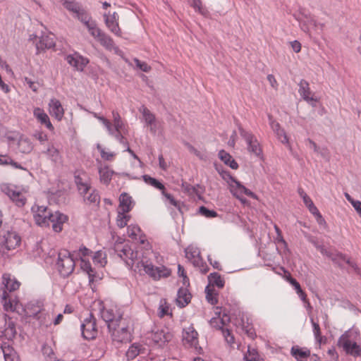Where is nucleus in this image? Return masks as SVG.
Listing matches in <instances>:
<instances>
[{"mask_svg":"<svg viewBox=\"0 0 361 361\" xmlns=\"http://www.w3.org/2000/svg\"><path fill=\"white\" fill-rule=\"evenodd\" d=\"M114 250L128 266L133 267L135 265V270L137 269L140 271L142 269L155 280L162 277L166 278L171 274L170 270L164 266L154 267L151 263L148 264L147 261H138L137 252H134L128 244L116 242L114 244Z\"/></svg>","mask_w":361,"mask_h":361,"instance_id":"nucleus-1","label":"nucleus"},{"mask_svg":"<svg viewBox=\"0 0 361 361\" xmlns=\"http://www.w3.org/2000/svg\"><path fill=\"white\" fill-rule=\"evenodd\" d=\"M36 224L41 226L52 225L56 232L62 231V225L68 220V216L59 212H52L47 207L34 205L32 207Z\"/></svg>","mask_w":361,"mask_h":361,"instance_id":"nucleus-2","label":"nucleus"},{"mask_svg":"<svg viewBox=\"0 0 361 361\" xmlns=\"http://www.w3.org/2000/svg\"><path fill=\"white\" fill-rule=\"evenodd\" d=\"M111 334L112 339L118 343H126L131 341L130 322L128 318H124L121 314L118 315V322L115 328L109 330Z\"/></svg>","mask_w":361,"mask_h":361,"instance_id":"nucleus-3","label":"nucleus"},{"mask_svg":"<svg viewBox=\"0 0 361 361\" xmlns=\"http://www.w3.org/2000/svg\"><path fill=\"white\" fill-rule=\"evenodd\" d=\"M75 258L73 254L67 250L61 251L58 255L56 262L57 269L63 278L69 276L74 271Z\"/></svg>","mask_w":361,"mask_h":361,"instance_id":"nucleus-4","label":"nucleus"},{"mask_svg":"<svg viewBox=\"0 0 361 361\" xmlns=\"http://www.w3.org/2000/svg\"><path fill=\"white\" fill-rule=\"evenodd\" d=\"M21 243V237L15 231L2 230L0 233V245L8 250L16 249Z\"/></svg>","mask_w":361,"mask_h":361,"instance_id":"nucleus-5","label":"nucleus"},{"mask_svg":"<svg viewBox=\"0 0 361 361\" xmlns=\"http://www.w3.org/2000/svg\"><path fill=\"white\" fill-rule=\"evenodd\" d=\"M237 126L240 136L247 143V150L257 157L261 156L262 150L255 136L250 131L245 130L240 124L237 123Z\"/></svg>","mask_w":361,"mask_h":361,"instance_id":"nucleus-6","label":"nucleus"},{"mask_svg":"<svg viewBox=\"0 0 361 361\" xmlns=\"http://www.w3.org/2000/svg\"><path fill=\"white\" fill-rule=\"evenodd\" d=\"M314 245L322 255L329 258L336 266L341 269H344V264H347V261L349 259L346 255L338 250H329L324 245H317L316 243H314Z\"/></svg>","mask_w":361,"mask_h":361,"instance_id":"nucleus-7","label":"nucleus"},{"mask_svg":"<svg viewBox=\"0 0 361 361\" xmlns=\"http://www.w3.org/2000/svg\"><path fill=\"white\" fill-rule=\"evenodd\" d=\"M82 337L86 340L94 339L98 334L97 327V319L93 314L90 312L87 317L82 322L81 326Z\"/></svg>","mask_w":361,"mask_h":361,"instance_id":"nucleus-8","label":"nucleus"},{"mask_svg":"<svg viewBox=\"0 0 361 361\" xmlns=\"http://www.w3.org/2000/svg\"><path fill=\"white\" fill-rule=\"evenodd\" d=\"M233 183L235 185H231V192L238 200H240L241 202H243V199L242 198V196L243 195H245L255 199L257 197V195L252 192L250 190L245 188L243 185L241 184L240 181H238L237 179H233Z\"/></svg>","mask_w":361,"mask_h":361,"instance_id":"nucleus-9","label":"nucleus"},{"mask_svg":"<svg viewBox=\"0 0 361 361\" xmlns=\"http://www.w3.org/2000/svg\"><path fill=\"white\" fill-rule=\"evenodd\" d=\"M90 28L92 30L90 35L97 39L102 46L108 50H111L114 47V40L109 35L97 27L95 29Z\"/></svg>","mask_w":361,"mask_h":361,"instance_id":"nucleus-10","label":"nucleus"},{"mask_svg":"<svg viewBox=\"0 0 361 361\" xmlns=\"http://www.w3.org/2000/svg\"><path fill=\"white\" fill-rule=\"evenodd\" d=\"M294 17L298 21L301 30L306 33L310 32V25L314 28L317 25V20L310 13L300 12L298 16L294 15Z\"/></svg>","mask_w":361,"mask_h":361,"instance_id":"nucleus-11","label":"nucleus"},{"mask_svg":"<svg viewBox=\"0 0 361 361\" xmlns=\"http://www.w3.org/2000/svg\"><path fill=\"white\" fill-rule=\"evenodd\" d=\"M67 63L74 67L78 71H83L85 66L89 63V59L79 54L74 53L66 56Z\"/></svg>","mask_w":361,"mask_h":361,"instance_id":"nucleus-12","label":"nucleus"},{"mask_svg":"<svg viewBox=\"0 0 361 361\" xmlns=\"http://www.w3.org/2000/svg\"><path fill=\"white\" fill-rule=\"evenodd\" d=\"M104 22L108 29L116 36H121V30L118 25V14L114 12L111 15L104 14Z\"/></svg>","mask_w":361,"mask_h":361,"instance_id":"nucleus-13","label":"nucleus"},{"mask_svg":"<svg viewBox=\"0 0 361 361\" xmlns=\"http://www.w3.org/2000/svg\"><path fill=\"white\" fill-rule=\"evenodd\" d=\"M298 85V92L302 98L308 103H311L312 106H315L317 99L311 96L312 92L310 89L309 82L305 80H301Z\"/></svg>","mask_w":361,"mask_h":361,"instance_id":"nucleus-14","label":"nucleus"},{"mask_svg":"<svg viewBox=\"0 0 361 361\" xmlns=\"http://www.w3.org/2000/svg\"><path fill=\"white\" fill-rule=\"evenodd\" d=\"M49 113L56 120L61 121L64 115L63 108L59 100L51 99L49 103Z\"/></svg>","mask_w":361,"mask_h":361,"instance_id":"nucleus-15","label":"nucleus"},{"mask_svg":"<svg viewBox=\"0 0 361 361\" xmlns=\"http://www.w3.org/2000/svg\"><path fill=\"white\" fill-rule=\"evenodd\" d=\"M172 337L173 336L171 333L165 332L164 330H158L152 334V340L160 347L170 341Z\"/></svg>","mask_w":361,"mask_h":361,"instance_id":"nucleus-16","label":"nucleus"},{"mask_svg":"<svg viewBox=\"0 0 361 361\" xmlns=\"http://www.w3.org/2000/svg\"><path fill=\"white\" fill-rule=\"evenodd\" d=\"M134 202L131 196L126 192H123L119 197L118 212L128 213L133 209Z\"/></svg>","mask_w":361,"mask_h":361,"instance_id":"nucleus-17","label":"nucleus"},{"mask_svg":"<svg viewBox=\"0 0 361 361\" xmlns=\"http://www.w3.org/2000/svg\"><path fill=\"white\" fill-rule=\"evenodd\" d=\"M116 315L113 310L104 309L101 312V317L102 319L106 323L107 327L109 329L115 328V324L118 322V315Z\"/></svg>","mask_w":361,"mask_h":361,"instance_id":"nucleus-18","label":"nucleus"},{"mask_svg":"<svg viewBox=\"0 0 361 361\" xmlns=\"http://www.w3.org/2000/svg\"><path fill=\"white\" fill-rule=\"evenodd\" d=\"M338 345L342 347L348 355L354 357H359L361 355V347L357 342H348L345 341L343 343H338Z\"/></svg>","mask_w":361,"mask_h":361,"instance_id":"nucleus-19","label":"nucleus"},{"mask_svg":"<svg viewBox=\"0 0 361 361\" xmlns=\"http://www.w3.org/2000/svg\"><path fill=\"white\" fill-rule=\"evenodd\" d=\"M17 151L22 154H29L33 149V144L30 139L23 135H20L17 142Z\"/></svg>","mask_w":361,"mask_h":361,"instance_id":"nucleus-20","label":"nucleus"},{"mask_svg":"<svg viewBox=\"0 0 361 361\" xmlns=\"http://www.w3.org/2000/svg\"><path fill=\"white\" fill-rule=\"evenodd\" d=\"M37 305L36 309L33 310L32 314L30 316L37 319L41 325L43 324L48 326L49 324L47 323L48 321L47 318L48 317V319H49V314L43 311L42 304L41 302H37ZM48 320L49 321V319Z\"/></svg>","mask_w":361,"mask_h":361,"instance_id":"nucleus-21","label":"nucleus"},{"mask_svg":"<svg viewBox=\"0 0 361 361\" xmlns=\"http://www.w3.org/2000/svg\"><path fill=\"white\" fill-rule=\"evenodd\" d=\"M360 338V332L358 329L351 328L345 331L338 340V343H343L345 341L348 342H357Z\"/></svg>","mask_w":361,"mask_h":361,"instance_id":"nucleus-22","label":"nucleus"},{"mask_svg":"<svg viewBox=\"0 0 361 361\" xmlns=\"http://www.w3.org/2000/svg\"><path fill=\"white\" fill-rule=\"evenodd\" d=\"M83 197V200L86 204H94L98 205L100 202V196L99 192L94 188L86 190L84 193H80Z\"/></svg>","mask_w":361,"mask_h":361,"instance_id":"nucleus-23","label":"nucleus"},{"mask_svg":"<svg viewBox=\"0 0 361 361\" xmlns=\"http://www.w3.org/2000/svg\"><path fill=\"white\" fill-rule=\"evenodd\" d=\"M4 318L6 328L2 331V336L8 340H11L16 335V324L7 314L4 315Z\"/></svg>","mask_w":361,"mask_h":361,"instance_id":"nucleus-24","label":"nucleus"},{"mask_svg":"<svg viewBox=\"0 0 361 361\" xmlns=\"http://www.w3.org/2000/svg\"><path fill=\"white\" fill-rule=\"evenodd\" d=\"M33 114L41 124L44 125L50 130H54V126H52L48 115L42 109L39 107L35 108L34 109Z\"/></svg>","mask_w":361,"mask_h":361,"instance_id":"nucleus-25","label":"nucleus"},{"mask_svg":"<svg viewBox=\"0 0 361 361\" xmlns=\"http://www.w3.org/2000/svg\"><path fill=\"white\" fill-rule=\"evenodd\" d=\"M290 353L297 361H307V358L310 356V350L300 348L298 345H293L291 348Z\"/></svg>","mask_w":361,"mask_h":361,"instance_id":"nucleus-26","label":"nucleus"},{"mask_svg":"<svg viewBox=\"0 0 361 361\" xmlns=\"http://www.w3.org/2000/svg\"><path fill=\"white\" fill-rule=\"evenodd\" d=\"M55 47L54 38L52 35H42L36 44L37 52L46 49H51Z\"/></svg>","mask_w":361,"mask_h":361,"instance_id":"nucleus-27","label":"nucleus"},{"mask_svg":"<svg viewBox=\"0 0 361 361\" xmlns=\"http://www.w3.org/2000/svg\"><path fill=\"white\" fill-rule=\"evenodd\" d=\"M76 16L82 23L85 25L87 28L89 30L90 34L92 32V30H91L90 27H92V29H95L97 27V25L95 22L90 21L91 17L87 13V12L84 10L83 8H81L77 13Z\"/></svg>","mask_w":361,"mask_h":361,"instance_id":"nucleus-28","label":"nucleus"},{"mask_svg":"<svg viewBox=\"0 0 361 361\" xmlns=\"http://www.w3.org/2000/svg\"><path fill=\"white\" fill-rule=\"evenodd\" d=\"M191 300V294L185 288H180L178 290L176 302L180 307H185Z\"/></svg>","mask_w":361,"mask_h":361,"instance_id":"nucleus-29","label":"nucleus"},{"mask_svg":"<svg viewBox=\"0 0 361 361\" xmlns=\"http://www.w3.org/2000/svg\"><path fill=\"white\" fill-rule=\"evenodd\" d=\"M186 257L190 260L195 267H199L203 264L200 256V252L197 249L188 247L185 249Z\"/></svg>","mask_w":361,"mask_h":361,"instance_id":"nucleus-30","label":"nucleus"},{"mask_svg":"<svg viewBox=\"0 0 361 361\" xmlns=\"http://www.w3.org/2000/svg\"><path fill=\"white\" fill-rule=\"evenodd\" d=\"M74 179L79 193H84L90 189V184L85 175H75Z\"/></svg>","mask_w":361,"mask_h":361,"instance_id":"nucleus-31","label":"nucleus"},{"mask_svg":"<svg viewBox=\"0 0 361 361\" xmlns=\"http://www.w3.org/2000/svg\"><path fill=\"white\" fill-rule=\"evenodd\" d=\"M1 350L5 361H19L18 355L11 345L4 343L1 345Z\"/></svg>","mask_w":361,"mask_h":361,"instance_id":"nucleus-32","label":"nucleus"},{"mask_svg":"<svg viewBox=\"0 0 361 361\" xmlns=\"http://www.w3.org/2000/svg\"><path fill=\"white\" fill-rule=\"evenodd\" d=\"M219 158L226 165L229 166L232 169H237L238 164L232 156L226 152L225 150L221 149L219 152Z\"/></svg>","mask_w":361,"mask_h":361,"instance_id":"nucleus-33","label":"nucleus"},{"mask_svg":"<svg viewBox=\"0 0 361 361\" xmlns=\"http://www.w3.org/2000/svg\"><path fill=\"white\" fill-rule=\"evenodd\" d=\"M198 334L192 326H189L188 329H184L183 338L187 343L195 344L197 340Z\"/></svg>","mask_w":361,"mask_h":361,"instance_id":"nucleus-34","label":"nucleus"},{"mask_svg":"<svg viewBox=\"0 0 361 361\" xmlns=\"http://www.w3.org/2000/svg\"><path fill=\"white\" fill-rule=\"evenodd\" d=\"M209 285L216 286L219 288H222L224 286L225 281L221 278V275L217 272L211 273L208 276Z\"/></svg>","mask_w":361,"mask_h":361,"instance_id":"nucleus-35","label":"nucleus"},{"mask_svg":"<svg viewBox=\"0 0 361 361\" xmlns=\"http://www.w3.org/2000/svg\"><path fill=\"white\" fill-rule=\"evenodd\" d=\"M80 267L81 269L88 274L90 282H93L95 277V271L92 269L90 261L85 259H80Z\"/></svg>","mask_w":361,"mask_h":361,"instance_id":"nucleus-36","label":"nucleus"},{"mask_svg":"<svg viewBox=\"0 0 361 361\" xmlns=\"http://www.w3.org/2000/svg\"><path fill=\"white\" fill-rule=\"evenodd\" d=\"M142 350L143 348H142V345L138 343H133L131 345L126 353L128 360H134L141 353Z\"/></svg>","mask_w":361,"mask_h":361,"instance_id":"nucleus-37","label":"nucleus"},{"mask_svg":"<svg viewBox=\"0 0 361 361\" xmlns=\"http://www.w3.org/2000/svg\"><path fill=\"white\" fill-rule=\"evenodd\" d=\"M142 115H143V117L145 118V121L147 125H149L151 126V128H150L151 132L153 133H156L155 126H153V125H154L155 120H156L154 114H153L148 109L144 108V109L142 111Z\"/></svg>","mask_w":361,"mask_h":361,"instance_id":"nucleus-38","label":"nucleus"},{"mask_svg":"<svg viewBox=\"0 0 361 361\" xmlns=\"http://www.w3.org/2000/svg\"><path fill=\"white\" fill-rule=\"evenodd\" d=\"M247 321L245 322L244 318L241 319L240 325L242 326L243 330L247 334V336L251 339H255L256 337L255 330L253 328L252 325L249 323L248 318H246Z\"/></svg>","mask_w":361,"mask_h":361,"instance_id":"nucleus-39","label":"nucleus"},{"mask_svg":"<svg viewBox=\"0 0 361 361\" xmlns=\"http://www.w3.org/2000/svg\"><path fill=\"white\" fill-rule=\"evenodd\" d=\"M113 173L107 166L99 169V173L101 182L108 185L111 180Z\"/></svg>","mask_w":361,"mask_h":361,"instance_id":"nucleus-40","label":"nucleus"},{"mask_svg":"<svg viewBox=\"0 0 361 361\" xmlns=\"http://www.w3.org/2000/svg\"><path fill=\"white\" fill-rule=\"evenodd\" d=\"M142 178L147 184H148L157 189L160 190L161 192L165 189V187L162 183H161L157 179L151 177L149 175H144L142 176Z\"/></svg>","mask_w":361,"mask_h":361,"instance_id":"nucleus-41","label":"nucleus"},{"mask_svg":"<svg viewBox=\"0 0 361 361\" xmlns=\"http://www.w3.org/2000/svg\"><path fill=\"white\" fill-rule=\"evenodd\" d=\"M206 299L211 305H216L218 302L217 295L218 293L215 292L213 288H211L209 285L205 288Z\"/></svg>","mask_w":361,"mask_h":361,"instance_id":"nucleus-42","label":"nucleus"},{"mask_svg":"<svg viewBox=\"0 0 361 361\" xmlns=\"http://www.w3.org/2000/svg\"><path fill=\"white\" fill-rule=\"evenodd\" d=\"M76 260L85 259L86 257L89 256L92 251L87 248L85 246L82 245L78 250H74L71 252Z\"/></svg>","mask_w":361,"mask_h":361,"instance_id":"nucleus-43","label":"nucleus"},{"mask_svg":"<svg viewBox=\"0 0 361 361\" xmlns=\"http://www.w3.org/2000/svg\"><path fill=\"white\" fill-rule=\"evenodd\" d=\"M113 118H114V131L124 130H125V124L121 120V118L119 114L117 111H112Z\"/></svg>","mask_w":361,"mask_h":361,"instance_id":"nucleus-44","label":"nucleus"},{"mask_svg":"<svg viewBox=\"0 0 361 361\" xmlns=\"http://www.w3.org/2000/svg\"><path fill=\"white\" fill-rule=\"evenodd\" d=\"M126 213L125 212H118L116 224L121 228L127 226L128 222L130 220V216L129 215H126Z\"/></svg>","mask_w":361,"mask_h":361,"instance_id":"nucleus-45","label":"nucleus"},{"mask_svg":"<svg viewBox=\"0 0 361 361\" xmlns=\"http://www.w3.org/2000/svg\"><path fill=\"white\" fill-rule=\"evenodd\" d=\"M245 361H259V355L256 349L248 348L247 352L244 355Z\"/></svg>","mask_w":361,"mask_h":361,"instance_id":"nucleus-46","label":"nucleus"},{"mask_svg":"<svg viewBox=\"0 0 361 361\" xmlns=\"http://www.w3.org/2000/svg\"><path fill=\"white\" fill-rule=\"evenodd\" d=\"M63 6L67 10L75 14L82 8L77 2L70 0H66L63 2Z\"/></svg>","mask_w":361,"mask_h":361,"instance_id":"nucleus-47","label":"nucleus"},{"mask_svg":"<svg viewBox=\"0 0 361 361\" xmlns=\"http://www.w3.org/2000/svg\"><path fill=\"white\" fill-rule=\"evenodd\" d=\"M46 153L54 162H57L60 159L59 152L56 148L54 147V145L49 146Z\"/></svg>","mask_w":361,"mask_h":361,"instance_id":"nucleus-48","label":"nucleus"},{"mask_svg":"<svg viewBox=\"0 0 361 361\" xmlns=\"http://www.w3.org/2000/svg\"><path fill=\"white\" fill-rule=\"evenodd\" d=\"M93 261L94 263H97L101 265L105 264L106 263L105 253L102 250L95 252L93 256Z\"/></svg>","mask_w":361,"mask_h":361,"instance_id":"nucleus-49","label":"nucleus"},{"mask_svg":"<svg viewBox=\"0 0 361 361\" xmlns=\"http://www.w3.org/2000/svg\"><path fill=\"white\" fill-rule=\"evenodd\" d=\"M216 314H218V317L212 318L209 321V324L212 327L218 330H222L224 325L222 324V322L220 319L221 312H216Z\"/></svg>","mask_w":361,"mask_h":361,"instance_id":"nucleus-50","label":"nucleus"},{"mask_svg":"<svg viewBox=\"0 0 361 361\" xmlns=\"http://www.w3.org/2000/svg\"><path fill=\"white\" fill-rule=\"evenodd\" d=\"M199 213L207 218H214L218 216V214L214 210H210L204 206H201L199 208Z\"/></svg>","mask_w":361,"mask_h":361,"instance_id":"nucleus-51","label":"nucleus"},{"mask_svg":"<svg viewBox=\"0 0 361 361\" xmlns=\"http://www.w3.org/2000/svg\"><path fill=\"white\" fill-rule=\"evenodd\" d=\"M20 135V133L16 132L8 133L6 135V138L8 140L9 146L12 147L14 145H17Z\"/></svg>","mask_w":361,"mask_h":361,"instance_id":"nucleus-52","label":"nucleus"},{"mask_svg":"<svg viewBox=\"0 0 361 361\" xmlns=\"http://www.w3.org/2000/svg\"><path fill=\"white\" fill-rule=\"evenodd\" d=\"M140 232L141 229L137 225H130L128 226V236L133 239H137V237Z\"/></svg>","mask_w":361,"mask_h":361,"instance_id":"nucleus-53","label":"nucleus"},{"mask_svg":"<svg viewBox=\"0 0 361 361\" xmlns=\"http://www.w3.org/2000/svg\"><path fill=\"white\" fill-rule=\"evenodd\" d=\"M11 200L19 207H23L26 203V198L20 192H17V195Z\"/></svg>","mask_w":361,"mask_h":361,"instance_id":"nucleus-54","label":"nucleus"},{"mask_svg":"<svg viewBox=\"0 0 361 361\" xmlns=\"http://www.w3.org/2000/svg\"><path fill=\"white\" fill-rule=\"evenodd\" d=\"M1 190L4 192L10 199L12 197H15L17 195V192L16 190L13 188V187L8 185H1Z\"/></svg>","mask_w":361,"mask_h":361,"instance_id":"nucleus-55","label":"nucleus"},{"mask_svg":"<svg viewBox=\"0 0 361 361\" xmlns=\"http://www.w3.org/2000/svg\"><path fill=\"white\" fill-rule=\"evenodd\" d=\"M310 322L312 323L313 327V333L314 336L318 341H321V330L318 322H314L313 318L310 319Z\"/></svg>","mask_w":361,"mask_h":361,"instance_id":"nucleus-56","label":"nucleus"},{"mask_svg":"<svg viewBox=\"0 0 361 361\" xmlns=\"http://www.w3.org/2000/svg\"><path fill=\"white\" fill-rule=\"evenodd\" d=\"M95 117H97L103 123V125L106 127V130H108L110 135L114 134L112 124L110 123L109 120L105 118L104 116H97L96 114Z\"/></svg>","mask_w":361,"mask_h":361,"instance_id":"nucleus-57","label":"nucleus"},{"mask_svg":"<svg viewBox=\"0 0 361 361\" xmlns=\"http://www.w3.org/2000/svg\"><path fill=\"white\" fill-rule=\"evenodd\" d=\"M5 286L7 290L11 292L19 288L20 283L17 281H11L10 279H8L5 283Z\"/></svg>","mask_w":361,"mask_h":361,"instance_id":"nucleus-58","label":"nucleus"},{"mask_svg":"<svg viewBox=\"0 0 361 361\" xmlns=\"http://www.w3.org/2000/svg\"><path fill=\"white\" fill-rule=\"evenodd\" d=\"M123 130H119V131H114V134L112 135L113 136L115 137V138L125 147H129V144H128V142L127 141V140L122 135V132Z\"/></svg>","mask_w":361,"mask_h":361,"instance_id":"nucleus-59","label":"nucleus"},{"mask_svg":"<svg viewBox=\"0 0 361 361\" xmlns=\"http://www.w3.org/2000/svg\"><path fill=\"white\" fill-rule=\"evenodd\" d=\"M162 195L169 200V203L175 207L180 209V202L174 199L172 195L166 192L165 189L161 192Z\"/></svg>","mask_w":361,"mask_h":361,"instance_id":"nucleus-60","label":"nucleus"},{"mask_svg":"<svg viewBox=\"0 0 361 361\" xmlns=\"http://www.w3.org/2000/svg\"><path fill=\"white\" fill-rule=\"evenodd\" d=\"M42 353L44 356H46L47 357H49L50 361H52V359H54V360L56 359L54 357V350L49 346H47V345L43 346Z\"/></svg>","mask_w":361,"mask_h":361,"instance_id":"nucleus-61","label":"nucleus"},{"mask_svg":"<svg viewBox=\"0 0 361 361\" xmlns=\"http://www.w3.org/2000/svg\"><path fill=\"white\" fill-rule=\"evenodd\" d=\"M134 61H135L137 67H138L141 71L146 72V73H147L150 71V69H151L150 66H149L147 65V63H146L145 62H142L137 59H135Z\"/></svg>","mask_w":361,"mask_h":361,"instance_id":"nucleus-62","label":"nucleus"},{"mask_svg":"<svg viewBox=\"0 0 361 361\" xmlns=\"http://www.w3.org/2000/svg\"><path fill=\"white\" fill-rule=\"evenodd\" d=\"M296 293L298 295V296L300 297V298L302 300V302L306 304L307 308H309L310 310H311L312 307L308 299L307 298L306 293L302 290V288L300 289Z\"/></svg>","mask_w":361,"mask_h":361,"instance_id":"nucleus-63","label":"nucleus"},{"mask_svg":"<svg viewBox=\"0 0 361 361\" xmlns=\"http://www.w3.org/2000/svg\"><path fill=\"white\" fill-rule=\"evenodd\" d=\"M298 192L300 196L302 197L303 202L305 205L312 202L311 198L306 194V192L304 191L302 188H298Z\"/></svg>","mask_w":361,"mask_h":361,"instance_id":"nucleus-64","label":"nucleus"}]
</instances>
